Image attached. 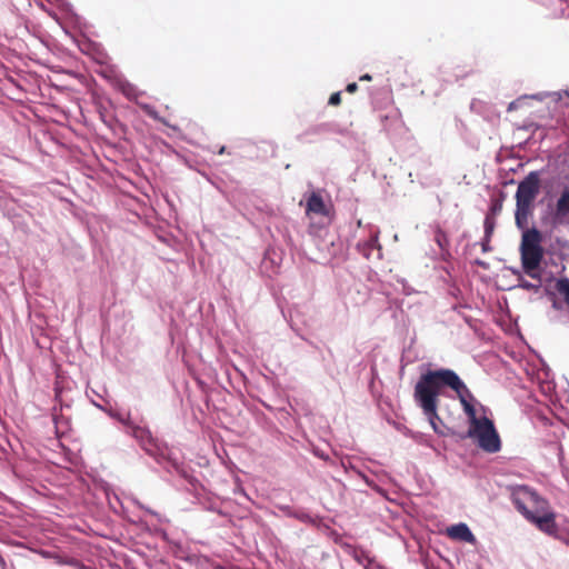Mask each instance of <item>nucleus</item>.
Returning a JSON list of instances; mask_svg holds the SVG:
<instances>
[{"label": "nucleus", "instance_id": "f257e3e1", "mask_svg": "<svg viewBox=\"0 0 569 569\" xmlns=\"http://www.w3.org/2000/svg\"><path fill=\"white\" fill-rule=\"evenodd\" d=\"M442 387L452 389L468 417V437L477 441L478 446L488 451H498V435L493 422L486 416H478L483 407L477 401L460 377L450 369L429 370L423 373L415 387V400L427 417L433 431L445 435L441 429V419L438 416V397Z\"/></svg>", "mask_w": 569, "mask_h": 569}, {"label": "nucleus", "instance_id": "f03ea898", "mask_svg": "<svg viewBox=\"0 0 569 569\" xmlns=\"http://www.w3.org/2000/svg\"><path fill=\"white\" fill-rule=\"evenodd\" d=\"M541 241L542 236L536 228L528 229L522 233L520 253L525 276H533L537 270L543 271L541 261L545 251Z\"/></svg>", "mask_w": 569, "mask_h": 569}, {"label": "nucleus", "instance_id": "7ed1b4c3", "mask_svg": "<svg viewBox=\"0 0 569 569\" xmlns=\"http://www.w3.org/2000/svg\"><path fill=\"white\" fill-rule=\"evenodd\" d=\"M510 491V497L515 507L525 516L526 519L550 506L547 499L540 497L536 491L526 486L511 488Z\"/></svg>", "mask_w": 569, "mask_h": 569}, {"label": "nucleus", "instance_id": "20e7f679", "mask_svg": "<svg viewBox=\"0 0 569 569\" xmlns=\"http://www.w3.org/2000/svg\"><path fill=\"white\" fill-rule=\"evenodd\" d=\"M539 191V177L537 172H530L521 181L517 189V213L516 219L520 224L522 219L527 218V210Z\"/></svg>", "mask_w": 569, "mask_h": 569}, {"label": "nucleus", "instance_id": "39448f33", "mask_svg": "<svg viewBox=\"0 0 569 569\" xmlns=\"http://www.w3.org/2000/svg\"><path fill=\"white\" fill-rule=\"evenodd\" d=\"M527 520L532 522L543 533L553 538L558 537L559 528L556 523V513L552 511L550 506L541 509L540 512L533 515Z\"/></svg>", "mask_w": 569, "mask_h": 569}, {"label": "nucleus", "instance_id": "423d86ee", "mask_svg": "<svg viewBox=\"0 0 569 569\" xmlns=\"http://www.w3.org/2000/svg\"><path fill=\"white\" fill-rule=\"evenodd\" d=\"M447 535L449 538L457 541H463L469 543L476 542V537L473 536L469 527L463 522L452 525L451 527H449L447 529Z\"/></svg>", "mask_w": 569, "mask_h": 569}, {"label": "nucleus", "instance_id": "0eeeda50", "mask_svg": "<svg viewBox=\"0 0 569 569\" xmlns=\"http://www.w3.org/2000/svg\"><path fill=\"white\" fill-rule=\"evenodd\" d=\"M306 213H307V216H311V214L327 216L328 214V209L325 204L322 197L319 193L312 192L308 197L307 202H306Z\"/></svg>", "mask_w": 569, "mask_h": 569}, {"label": "nucleus", "instance_id": "6e6552de", "mask_svg": "<svg viewBox=\"0 0 569 569\" xmlns=\"http://www.w3.org/2000/svg\"><path fill=\"white\" fill-rule=\"evenodd\" d=\"M542 272L537 270L533 276H527L529 279L521 277L519 279V286L526 290L538 292L542 287Z\"/></svg>", "mask_w": 569, "mask_h": 569}, {"label": "nucleus", "instance_id": "1a4fd4ad", "mask_svg": "<svg viewBox=\"0 0 569 569\" xmlns=\"http://www.w3.org/2000/svg\"><path fill=\"white\" fill-rule=\"evenodd\" d=\"M497 207H498V200L493 199L491 202V207H490L491 214H489L486 218V222H485L486 238H488L493 232V228H495L493 214H495Z\"/></svg>", "mask_w": 569, "mask_h": 569}, {"label": "nucleus", "instance_id": "9d476101", "mask_svg": "<svg viewBox=\"0 0 569 569\" xmlns=\"http://www.w3.org/2000/svg\"><path fill=\"white\" fill-rule=\"evenodd\" d=\"M557 211L558 213L561 214H566L569 212V190L563 191L560 198L558 199Z\"/></svg>", "mask_w": 569, "mask_h": 569}, {"label": "nucleus", "instance_id": "9b49d317", "mask_svg": "<svg viewBox=\"0 0 569 569\" xmlns=\"http://www.w3.org/2000/svg\"><path fill=\"white\" fill-rule=\"evenodd\" d=\"M557 290L563 296L566 303L569 306V280L560 279L557 282Z\"/></svg>", "mask_w": 569, "mask_h": 569}, {"label": "nucleus", "instance_id": "f8f14e48", "mask_svg": "<svg viewBox=\"0 0 569 569\" xmlns=\"http://www.w3.org/2000/svg\"><path fill=\"white\" fill-rule=\"evenodd\" d=\"M108 413L110 417L117 419L124 426H129V427L131 426L129 413H120V412L112 411V410L108 411Z\"/></svg>", "mask_w": 569, "mask_h": 569}, {"label": "nucleus", "instance_id": "ddd939ff", "mask_svg": "<svg viewBox=\"0 0 569 569\" xmlns=\"http://www.w3.org/2000/svg\"><path fill=\"white\" fill-rule=\"evenodd\" d=\"M341 102V93L335 92L329 98V104L331 106H338Z\"/></svg>", "mask_w": 569, "mask_h": 569}, {"label": "nucleus", "instance_id": "4468645a", "mask_svg": "<svg viewBox=\"0 0 569 569\" xmlns=\"http://www.w3.org/2000/svg\"><path fill=\"white\" fill-rule=\"evenodd\" d=\"M357 89H358V86H357V83H356V82H351V83H349V84L347 86V88H346L347 92H349V93H353V92H356V91H357Z\"/></svg>", "mask_w": 569, "mask_h": 569}, {"label": "nucleus", "instance_id": "2eb2a0df", "mask_svg": "<svg viewBox=\"0 0 569 569\" xmlns=\"http://www.w3.org/2000/svg\"><path fill=\"white\" fill-rule=\"evenodd\" d=\"M369 246L372 247V248H379V244H378V236L375 234L370 241H369Z\"/></svg>", "mask_w": 569, "mask_h": 569}, {"label": "nucleus", "instance_id": "dca6fc26", "mask_svg": "<svg viewBox=\"0 0 569 569\" xmlns=\"http://www.w3.org/2000/svg\"><path fill=\"white\" fill-rule=\"evenodd\" d=\"M360 80H361V81H370V80H371V76H370V74H368V73H366V74H363V76H361V77H360Z\"/></svg>", "mask_w": 569, "mask_h": 569}, {"label": "nucleus", "instance_id": "f3484780", "mask_svg": "<svg viewBox=\"0 0 569 569\" xmlns=\"http://www.w3.org/2000/svg\"><path fill=\"white\" fill-rule=\"evenodd\" d=\"M478 264L482 266L483 268H487V263L481 261V260H477L476 261Z\"/></svg>", "mask_w": 569, "mask_h": 569}, {"label": "nucleus", "instance_id": "a211bd4d", "mask_svg": "<svg viewBox=\"0 0 569 569\" xmlns=\"http://www.w3.org/2000/svg\"><path fill=\"white\" fill-rule=\"evenodd\" d=\"M481 246H482V250L486 251L487 250V242H482Z\"/></svg>", "mask_w": 569, "mask_h": 569}, {"label": "nucleus", "instance_id": "6ab92c4d", "mask_svg": "<svg viewBox=\"0 0 569 569\" xmlns=\"http://www.w3.org/2000/svg\"><path fill=\"white\" fill-rule=\"evenodd\" d=\"M224 152V147H221L219 153L222 154Z\"/></svg>", "mask_w": 569, "mask_h": 569}, {"label": "nucleus", "instance_id": "aec40b11", "mask_svg": "<svg viewBox=\"0 0 569 569\" xmlns=\"http://www.w3.org/2000/svg\"><path fill=\"white\" fill-rule=\"evenodd\" d=\"M437 242L439 243V246H442L440 237L437 238Z\"/></svg>", "mask_w": 569, "mask_h": 569}]
</instances>
